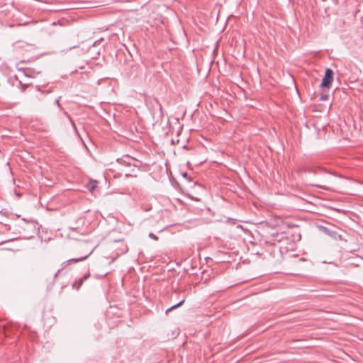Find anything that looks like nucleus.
I'll return each instance as SVG.
<instances>
[{"instance_id":"1","label":"nucleus","mask_w":363,"mask_h":363,"mask_svg":"<svg viewBox=\"0 0 363 363\" xmlns=\"http://www.w3.org/2000/svg\"><path fill=\"white\" fill-rule=\"evenodd\" d=\"M333 80V71L328 68L325 70L324 77L320 84L321 87L330 88Z\"/></svg>"},{"instance_id":"2","label":"nucleus","mask_w":363,"mask_h":363,"mask_svg":"<svg viewBox=\"0 0 363 363\" xmlns=\"http://www.w3.org/2000/svg\"><path fill=\"white\" fill-rule=\"evenodd\" d=\"M97 186V182L96 181H90L89 184H87L88 189L92 192Z\"/></svg>"},{"instance_id":"3","label":"nucleus","mask_w":363,"mask_h":363,"mask_svg":"<svg viewBox=\"0 0 363 363\" xmlns=\"http://www.w3.org/2000/svg\"><path fill=\"white\" fill-rule=\"evenodd\" d=\"M184 299L182 300L179 303H178L176 305H174L172 306V307L169 308L168 309H167L166 311V313H168L169 311H171L172 310L174 309V308H177V307L182 306L184 302Z\"/></svg>"},{"instance_id":"4","label":"nucleus","mask_w":363,"mask_h":363,"mask_svg":"<svg viewBox=\"0 0 363 363\" xmlns=\"http://www.w3.org/2000/svg\"><path fill=\"white\" fill-rule=\"evenodd\" d=\"M89 254L84 256V257H82L80 258H77V259H71L67 261V262L70 263V262H80V261H83L84 259H86L88 257H89Z\"/></svg>"},{"instance_id":"5","label":"nucleus","mask_w":363,"mask_h":363,"mask_svg":"<svg viewBox=\"0 0 363 363\" xmlns=\"http://www.w3.org/2000/svg\"><path fill=\"white\" fill-rule=\"evenodd\" d=\"M323 231H324L325 233H327V234H328L329 235H330V236H335V234H336L335 233H332L331 231H330V230H329L327 228H325V227H324V228H323Z\"/></svg>"},{"instance_id":"6","label":"nucleus","mask_w":363,"mask_h":363,"mask_svg":"<svg viewBox=\"0 0 363 363\" xmlns=\"http://www.w3.org/2000/svg\"><path fill=\"white\" fill-rule=\"evenodd\" d=\"M149 237L155 240H158V237L156 236L155 235H154L152 233H150L149 234Z\"/></svg>"},{"instance_id":"7","label":"nucleus","mask_w":363,"mask_h":363,"mask_svg":"<svg viewBox=\"0 0 363 363\" xmlns=\"http://www.w3.org/2000/svg\"><path fill=\"white\" fill-rule=\"evenodd\" d=\"M89 277V274H85L80 280V285L82 284V282L86 280Z\"/></svg>"},{"instance_id":"8","label":"nucleus","mask_w":363,"mask_h":363,"mask_svg":"<svg viewBox=\"0 0 363 363\" xmlns=\"http://www.w3.org/2000/svg\"><path fill=\"white\" fill-rule=\"evenodd\" d=\"M328 99V96L327 95H323L321 97H320V99L321 100H326Z\"/></svg>"},{"instance_id":"9","label":"nucleus","mask_w":363,"mask_h":363,"mask_svg":"<svg viewBox=\"0 0 363 363\" xmlns=\"http://www.w3.org/2000/svg\"><path fill=\"white\" fill-rule=\"evenodd\" d=\"M58 106H60V98L57 99L55 102Z\"/></svg>"}]
</instances>
